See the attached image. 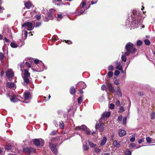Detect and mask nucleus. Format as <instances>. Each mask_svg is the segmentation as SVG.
<instances>
[{
	"instance_id": "obj_1",
	"label": "nucleus",
	"mask_w": 155,
	"mask_h": 155,
	"mask_svg": "<svg viewBox=\"0 0 155 155\" xmlns=\"http://www.w3.org/2000/svg\"><path fill=\"white\" fill-rule=\"evenodd\" d=\"M134 45L130 42L127 43L126 46L125 48L127 51L124 53L125 55L127 56L131 53L132 54H135L136 49L134 47Z\"/></svg>"
},
{
	"instance_id": "obj_2",
	"label": "nucleus",
	"mask_w": 155,
	"mask_h": 155,
	"mask_svg": "<svg viewBox=\"0 0 155 155\" xmlns=\"http://www.w3.org/2000/svg\"><path fill=\"white\" fill-rule=\"evenodd\" d=\"M30 76V74L29 73L27 69L24 70V75L22 76L24 82H22L23 84L26 85L28 84L29 82L28 77Z\"/></svg>"
},
{
	"instance_id": "obj_3",
	"label": "nucleus",
	"mask_w": 155,
	"mask_h": 155,
	"mask_svg": "<svg viewBox=\"0 0 155 155\" xmlns=\"http://www.w3.org/2000/svg\"><path fill=\"white\" fill-rule=\"evenodd\" d=\"M87 3L85 1L83 0L80 5V7L81 8V10L79 12V15L82 14L86 9L89 8L90 5L87 6Z\"/></svg>"
},
{
	"instance_id": "obj_4",
	"label": "nucleus",
	"mask_w": 155,
	"mask_h": 155,
	"mask_svg": "<svg viewBox=\"0 0 155 155\" xmlns=\"http://www.w3.org/2000/svg\"><path fill=\"white\" fill-rule=\"evenodd\" d=\"M75 129L78 130H83L85 131L86 133L88 135L90 134V130L88 128L87 129L86 126L84 125L76 127Z\"/></svg>"
},
{
	"instance_id": "obj_5",
	"label": "nucleus",
	"mask_w": 155,
	"mask_h": 155,
	"mask_svg": "<svg viewBox=\"0 0 155 155\" xmlns=\"http://www.w3.org/2000/svg\"><path fill=\"white\" fill-rule=\"evenodd\" d=\"M22 27H27V28H25L28 31H31L34 28L32 23L30 22L25 23L24 24H23Z\"/></svg>"
},
{
	"instance_id": "obj_6",
	"label": "nucleus",
	"mask_w": 155,
	"mask_h": 155,
	"mask_svg": "<svg viewBox=\"0 0 155 155\" xmlns=\"http://www.w3.org/2000/svg\"><path fill=\"white\" fill-rule=\"evenodd\" d=\"M33 141L34 144L36 146H39L40 145L43 146L44 144V140L41 138L35 139Z\"/></svg>"
},
{
	"instance_id": "obj_7",
	"label": "nucleus",
	"mask_w": 155,
	"mask_h": 155,
	"mask_svg": "<svg viewBox=\"0 0 155 155\" xmlns=\"http://www.w3.org/2000/svg\"><path fill=\"white\" fill-rule=\"evenodd\" d=\"M50 147L51 150L55 154L57 153V150L55 144H54L50 143H49Z\"/></svg>"
},
{
	"instance_id": "obj_8",
	"label": "nucleus",
	"mask_w": 155,
	"mask_h": 155,
	"mask_svg": "<svg viewBox=\"0 0 155 155\" xmlns=\"http://www.w3.org/2000/svg\"><path fill=\"white\" fill-rule=\"evenodd\" d=\"M6 75L9 79L13 77L14 74L12 70L10 69L8 70L6 72Z\"/></svg>"
},
{
	"instance_id": "obj_9",
	"label": "nucleus",
	"mask_w": 155,
	"mask_h": 155,
	"mask_svg": "<svg viewBox=\"0 0 155 155\" xmlns=\"http://www.w3.org/2000/svg\"><path fill=\"white\" fill-rule=\"evenodd\" d=\"M35 150L32 147H27L23 149V151L24 153L28 152L29 153H33L35 152Z\"/></svg>"
},
{
	"instance_id": "obj_10",
	"label": "nucleus",
	"mask_w": 155,
	"mask_h": 155,
	"mask_svg": "<svg viewBox=\"0 0 155 155\" xmlns=\"http://www.w3.org/2000/svg\"><path fill=\"white\" fill-rule=\"evenodd\" d=\"M55 12V10L54 8H51L49 10L48 13V15L50 20H52L53 19V16L54 15V13Z\"/></svg>"
},
{
	"instance_id": "obj_11",
	"label": "nucleus",
	"mask_w": 155,
	"mask_h": 155,
	"mask_svg": "<svg viewBox=\"0 0 155 155\" xmlns=\"http://www.w3.org/2000/svg\"><path fill=\"white\" fill-rule=\"evenodd\" d=\"M6 85L8 88H12L13 89H15L16 88V86L14 83L11 82H7Z\"/></svg>"
},
{
	"instance_id": "obj_12",
	"label": "nucleus",
	"mask_w": 155,
	"mask_h": 155,
	"mask_svg": "<svg viewBox=\"0 0 155 155\" xmlns=\"http://www.w3.org/2000/svg\"><path fill=\"white\" fill-rule=\"evenodd\" d=\"M25 100H29L31 98V95L30 93L29 92H25L24 94Z\"/></svg>"
},
{
	"instance_id": "obj_13",
	"label": "nucleus",
	"mask_w": 155,
	"mask_h": 155,
	"mask_svg": "<svg viewBox=\"0 0 155 155\" xmlns=\"http://www.w3.org/2000/svg\"><path fill=\"white\" fill-rule=\"evenodd\" d=\"M116 68L119 70L122 71V72L123 73V68L121 65L120 63V62H117L116 63Z\"/></svg>"
},
{
	"instance_id": "obj_14",
	"label": "nucleus",
	"mask_w": 155,
	"mask_h": 155,
	"mask_svg": "<svg viewBox=\"0 0 155 155\" xmlns=\"http://www.w3.org/2000/svg\"><path fill=\"white\" fill-rule=\"evenodd\" d=\"M107 87L108 88L109 90L112 93H114L115 91L114 87L112 86L111 84L110 83H109L107 84Z\"/></svg>"
},
{
	"instance_id": "obj_15",
	"label": "nucleus",
	"mask_w": 155,
	"mask_h": 155,
	"mask_svg": "<svg viewBox=\"0 0 155 155\" xmlns=\"http://www.w3.org/2000/svg\"><path fill=\"white\" fill-rule=\"evenodd\" d=\"M126 133V132L123 129H120L119 131V134L120 137H122L125 135Z\"/></svg>"
},
{
	"instance_id": "obj_16",
	"label": "nucleus",
	"mask_w": 155,
	"mask_h": 155,
	"mask_svg": "<svg viewBox=\"0 0 155 155\" xmlns=\"http://www.w3.org/2000/svg\"><path fill=\"white\" fill-rule=\"evenodd\" d=\"M107 137H104L103 139L101 141L100 145L101 146H103L105 145L107 142Z\"/></svg>"
},
{
	"instance_id": "obj_17",
	"label": "nucleus",
	"mask_w": 155,
	"mask_h": 155,
	"mask_svg": "<svg viewBox=\"0 0 155 155\" xmlns=\"http://www.w3.org/2000/svg\"><path fill=\"white\" fill-rule=\"evenodd\" d=\"M34 63L36 64H39L42 67V68H43L44 64L42 62L38 59H36L34 61Z\"/></svg>"
},
{
	"instance_id": "obj_18",
	"label": "nucleus",
	"mask_w": 155,
	"mask_h": 155,
	"mask_svg": "<svg viewBox=\"0 0 155 155\" xmlns=\"http://www.w3.org/2000/svg\"><path fill=\"white\" fill-rule=\"evenodd\" d=\"M113 145L115 147L117 148L119 147L120 145V143L118 142L116 140H115L114 141Z\"/></svg>"
},
{
	"instance_id": "obj_19",
	"label": "nucleus",
	"mask_w": 155,
	"mask_h": 155,
	"mask_svg": "<svg viewBox=\"0 0 155 155\" xmlns=\"http://www.w3.org/2000/svg\"><path fill=\"white\" fill-rule=\"evenodd\" d=\"M110 115V113L109 112H105L102 114V117L103 118H107L109 117Z\"/></svg>"
},
{
	"instance_id": "obj_20",
	"label": "nucleus",
	"mask_w": 155,
	"mask_h": 155,
	"mask_svg": "<svg viewBox=\"0 0 155 155\" xmlns=\"http://www.w3.org/2000/svg\"><path fill=\"white\" fill-rule=\"evenodd\" d=\"M140 24L138 22V21L136 20L134 21L132 23V25L135 28H137Z\"/></svg>"
},
{
	"instance_id": "obj_21",
	"label": "nucleus",
	"mask_w": 155,
	"mask_h": 155,
	"mask_svg": "<svg viewBox=\"0 0 155 155\" xmlns=\"http://www.w3.org/2000/svg\"><path fill=\"white\" fill-rule=\"evenodd\" d=\"M25 6L28 9L32 7L31 3L29 2H27L25 3Z\"/></svg>"
},
{
	"instance_id": "obj_22",
	"label": "nucleus",
	"mask_w": 155,
	"mask_h": 155,
	"mask_svg": "<svg viewBox=\"0 0 155 155\" xmlns=\"http://www.w3.org/2000/svg\"><path fill=\"white\" fill-rule=\"evenodd\" d=\"M10 99L11 101L13 102H17L18 101V99L14 95H13L12 98H10Z\"/></svg>"
},
{
	"instance_id": "obj_23",
	"label": "nucleus",
	"mask_w": 155,
	"mask_h": 155,
	"mask_svg": "<svg viewBox=\"0 0 155 155\" xmlns=\"http://www.w3.org/2000/svg\"><path fill=\"white\" fill-rule=\"evenodd\" d=\"M87 142L89 143V146L91 147H94L96 146V144H94L89 140H88Z\"/></svg>"
},
{
	"instance_id": "obj_24",
	"label": "nucleus",
	"mask_w": 155,
	"mask_h": 155,
	"mask_svg": "<svg viewBox=\"0 0 155 155\" xmlns=\"http://www.w3.org/2000/svg\"><path fill=\"white\" fill-rule=\"evenodd\" d=\"M82 85V88H83V89H84L86 87V85H85V83L84 82H80L78 84H77V85Z\"/></svg>"
},
{
	"instance_id": "obj_25",
	"label": "nucleus",
	"mask_w": 155,
	"mask_h": 155,
	"mask_svg": "<svg viewBox=\"0 0 155 155\" xmlns=\"http://www.w3.org/2000/svg\"><path fill=\"white\" fill-rule=\"evenodd\" d=\"M75 89L73 87H71L70 88V92L71 94H74L75 93Z\"/></svg>"
},
{
	"instance_id": "obj_26",
	"label": "nucleus",
	"mask_w": 155,
	"mask_h": 155,
	"mask_svg": "<svg viewBox=\"0 0 155 155\" xmlns=\"http://www.w3.org/2000/svg\"><path fill=\"white\" fill-rule=\"evenodd\" d=\"M10 45L12 48H17L18 45L14 42H12L10 44Z\"/></svg>"
},
{
	"instance_id": "obj_27",
	"label": "nucleus",
	"mask_w": 155,
	"mask_h": 155,
	"mask_svg": "<svg viewBox=\"0 0 155 155\" xmlns=\"http://www.w3.org/2000/svg\"><path fill=\"white\" fill-rule=\"evenodd\" d=\"M117 91V93L118 95L120 97H122V94L120 88H118Z\"/></svg>"
},
{
	"instance_id": "obj_28",
	"label": "nucleus",
	"mask_w": 155,
	"mask_h": 155,
	"mask_svg": "<svg viewBox=\"0 0 155 155\" xmlns=\"http://www.w3.org/2000/svg\"><path fill=\"white\" fill-rule=\"evenodd\" d=\"M131 152L129 149H127L125 152V155H131Z\"/></svg>"
},
{
	"instance_id": "obj_29",
	"label": "nucleus",
	"mask_w": 155,
	"mask_h": 155,
	"mask_svg": "<svg viewBox=\"0 0 155 155\" xmlns=\"http://www.w3.org/2000/svg\"><path fill=\"white\" fill-rule=\"evenodd\" d=\"M135 140V135L134 134L132 135V137L130 139V140L131 142H133Z\"/></svg>"
},
{
	"instance_id": "obj_30",
	"label": "nucleus",
	"mask_w": 155,
	"mask_h": 155,
	"mask_svg": "<svg viewBox=\"0 0 155 155\" xmlns=\"http://www.w3.org/2000/svg\"><path fill=\"white\" fill-rule=\"evenodd\" d=\"M121 59L124 62H126L127 60V58L125 55H123L121 57Z\"/></svg>"
},
{
	"instance_id": "obj_31",
	"label": "nucleus",
	"mask_w": 155,
	"mask_h": 155,
	"mask_svg": "<svg viewBox=\"0 0 155 155\" xmlns=\"http://www.w3.org/2000/svg\"><path fill=\"white\" fill-rule=\"evenodd\" d=\"M144 42L145 45H149L150 44V42L148 39H145L144 41Z\"/></svg>"
},
{
	"instance_id": "obj_32",
	"label": "nucleus",
	"mask_w": 155,
	"mask_h": 155,
	"mask_svg": "<svg viewBox=\"0 0 155 155\" xmlns=\"http://www.w3.org/2000/svg\"><path fill=\"white\" fill-rule=\"evenodd\" d=\"M83 148L84 150H87L89 149V147L86 145H83Z\"/></svg>"
},
{
	"instance_id": "obj_33",
	"label": "nucleus",
	"mask_w": 155,
	"mask_h": 155,
	"mask_svg": "<svg viewBox=\"0 0 155 155\" xmlns=\"http://www.w3.org/2000/svg\"><path fill=\"white\" fill-rule=\"evenodd\" d=\"M83 101V98L82 97H79L78 99V103L79 104H81Z\"/></svg>"
},
{
	"instance_id": "obj_34",
	"label": "nucleus",
	"mask_w": 155,
	"mask_h": 155,
	"mask_svg": "<svg viewBox=\"0 0 155 155\" xmlns=\"http://www.w3.org/2000/svg\"><path fill=\"white\" fill-rule=\"evenodd\" d=\"M4 57V54L0 52V60H3Z\"/></svg>"
},
{
	"instance_id": "obj_35",
	"label": "nucleus",
	"mask_w": 155,
	"mask_h": 155,
	"mask_svg": "<svg viewBox=\"0 0 155 155\" xmlns=\"http://www.w3.org/2000/svg\"><path fill=\"white\" fill-rule=\"evenodd\" d=\"M113 75V72L112 71H109L108 73V75L110 78Z\"/></svg>"
},
{
	"instance_id": "obj_36",
	"label": "nucleus",
	"mask_w": 155,
	"mask_h": 155,
	"mask_svg": "<svg viewBox=\"0 0 155 155\" xmlns=\"http://www.w3.org/2000/svg\"><path fill=\"white\" fill-rule=\"evenodd\" d=\"M59 126L61 128L63 129L64 128V124L62 122H60Z\"/></svg>"
},
{
	"instance_id": "obj_37",
	"label": "nucleus",
	"mask_w": 155,
	"mask_h": 155,
	"mask_svg": "<svg viewBox=\"0 0 155 155\" xmlns=\"http://www.w3.org/2000/svg\"><path fill=\"white\" fill-rule=\"evenodd\" d=\"M114 66L112 65H110L108 67V70L109 71H113L114 70Z\"/></svg>"
},
{
	"instance_id": "obj_38",
	"label": "nucleus",
	"mask_w": 155,
	"mask_h": 155,
	"mask_svg": "<svg viewBox=\"0 0 155 155\" xmlns=\"http://www.w3.org/2000/svg\"><path fill=\"white\" fill-rule=\"evenodd\" d=\"M142 43L141 41L138 40L137 42V45L138 46H140L142 45Z\"/></svg>"
},
{
	"instance_id": "obj_39",
	"label": "nucleus",
	"mask_w": 155,
	"mask_h": 155,
	"mask_svg": "<svg viewBox=\"0 0 155 155\" xmlns=\"http://www.w3.org/2000/svg\"><path fill=\"white\" fill-rule=\"evenodd\" d=\"M63 17V16L61 14H58L57 16V20L59 21Z\"/></svg>"
},
{
	"instance_id": "obj_40",
	"label": "nucleus",
	"mask_w": 155,
	"mask_h": 155,
	"mask_svg": "<svg viewBox=\"0 0 155 155\" xmlns=\"http://www.w3.org/2000/svg\"><path fill=\"white\" fill-rule=\"evenodd\" d=\"M151 119H154L155 116V113L154 112H152L151 114Z\"/></svg>"
},
{
	"instance_id": "obj_41",
	"label": "nucleus",
	"mask_w": 155,
	"mask_h": 155,
	"mask_svg": "<svg viewBox=\"0 0 155 155\" xmlns=\"http://www.w3.org/2000/svg\"><path fill=\"white\" fill-rule=\"evenodd\" d=\"M109 108L113 109L114 108V105L113 104H110L109 105Z\"/></svg>"
},
{
	"instance_id": "obj_42",
	"label": "nucleus",
	"mask_w": 155,
	"mask_h": 155,
	"mask_svg": "<svg viewBox=\"0 0 155 155\" xmlns=\"http://www.w3.org/2000/svg\"><path fill=\"white\" fill-rule=\"evenodd\" d=\"M129 146L130 147L133 148L136 146V144L134 143H130Z\"/></svg>"
},
{
	"instance_id": "obj_43",
	"label": "nucleus",
	"mask_w": 155,
	"mask_h": 155,
	"mask_svg": "<svg viewBox=\"0 0 155 155\" xmlns=\"http://www.w3.org/2000/svg\"><path fill=\"white\" fill-rule=\"evenodd\" d=\"M41 22H37L36 23V25L35 27H39L41 25Z\"/></svg>"
},
{
	"instance_id": "obj_44",
	"label": "nucleus",
	"mask_w": 155,
	"mask_h": 155,
	"mask_svg": "<svg viewBox=\"0 0 155 155\" xmlns=\"http://www.w3.org/2000/svg\"><path fill=\"white\" fill-rule=\"evenodd\" d=\"M146 141L148 143H150L151 142V139L149 137H147L146 138Z\"/></svg>"
},
{
	"instance_id": "obj_45",
	"label": "nucleus",
	"mask_w": 155,
	"mask_h": 155,
	"mask_svg": "<svg viewBox=\"0 0 155 155\" xmlns=\"http://www.w3.org/2000/svg\"><path fill=\"white\" fill-rule=\"evenodd\" d=\"M101 89L102 91H105L106 90V87L104 85H103L101 87Z\"/></svg>"
},
{
	"instance_id": "obj_46",
	"label": "nucleus",
	"mask_w": 155,
	"mask_h": 155,
	"mask_svg": "<svg viewBox=\"0 0 155 155\" xmlns=\"http://www.w3.org/2000/svg\"><path fill=\"white\" fill-rule=\"evenodd\" d=\"M120 72L118 70H116L114 72V75L115 76H118L120 74Z\"/></svg>"
},
{
	"instance_id": "obj_47",
	"label": "nucleus",
	"mask_w": 155,
	"mask_h": 155,
	"mask_svg": "<svg viewBox=\"0 0 155 155\" xmlns=\"http://www.w3.org/2000/svg\"><path fill=\"white\" fill-rule=\"evenodd\" d=\"M101 150L97 148H95L94 149V151L96 153H99Z\"/></svg>"
},
{
	"instance_id": "obj_48",
	"label": "nucleus",
	"mask_w": 155,
	"mask_h": 155,
	"mask_svg": "<svg viewBox=\"0 0 155 155\" xmlns=\"http://www.w3.org/2000/svg\"><path fill=\"white\" fill-rule=\"evenodd\" d=\"M57 132V130H54L52 131V132H51L50 134L51 135H54L56 134Z\"/></svg>"
},
{
	"instance_id": "obj_49",
	"label": "nucleus",
	"mask_w": 155,
	"mask_h": 155,
	"mask_svg": "<svg viewBox=\"0 0 155 155\" xmlns=\"http://www.w3.org/2000/svg\"><path fill=\"white\" fill-rule=\"evenodd\" d=\"M122 115H119L118 118V121H121L122 118Z\"/></svg>"
},
{
	"instance_id": "obj_50",
	"label": "nucleus",
	"mask_w": 155,
	"mask_h": 155,
	"mask_svg": "<svg viewBox=\"0 0 155 155\" xmlns=\"http://www.w3.org/2000/svg\"><path fill=\"white\" fill-rule=\"evenodd\" d=\"M35 17L37 19V20H39L40 19L41 16L40 15H36L35 16Z\"/></svg>"
},
{
	"instance_id": "obj_51",
	"label": "nucleus",
	"mask_w": 155,
	"mask_h": 155,
	"mask_svg": "<svg viewBox=\"0 0 155 155\" xmlns=\"http://www.w3.org/2000/svg\"><path fill=\"white\" fill-rule=\"evenodd\" d=\"M144 141V138L139 139L138 140V142L139 144L141 143L142 142H143Z\"/></svg>"
},
{
	"instance_id": "obj_52",
	"label": "nucleus",
	"mask_w": 155,
	"mask_h": 155,
	"mask_svg": "<svg viewBox=\"0 0 155 155\" xmlns=\"http://www.w3.org/2000/svg\"><path fill=\"white\" fill-rule=\"evenodd\" d=\"M97 0H91V3L92 5L96 3L97 2Z\"/></svg>"
},
{
	"instance_id": "obj_53",
	"label": "nucleus",
	"mask_w": 155,
	"mask_h": 155,
	"mask_svg": "<svg viewBox=\"0 0 155 155\" xmlns=\"http://www.w3.org/2000/svg\"><path fill=\"white\" fill-rule=\"evenodd\" d=\"M52 2L54 3H56L57 2H61V0H52Z\"/></svg>"
},
{
	"instance_id": "obj_54",
	"label": "nucleus",
	"mask_w": 155,
	"mask_h": 155,
	"mask_svg": "<svg viewBox=\"0 0 155 155\" xmlns=\"http://www.w3.org/2000/svg\"><path fill=\"white\" fill-rule=\"evenodd\" d=\"M127 118L126 117H124L123 119V123L124 124H126Z\"/></svg>"
},
{
	"instance_id": "obj_55",
	"label": "nucleus",
	"mask_w": 155,
	"mask_h": 155,
	"mask_svg": "<svg viewBox=\"0 0 155 155\" xmlns=\"http://www.w3.org/2000/svg\"><path fill=\"white\" fill-rule=\"evenodd\" d=\"M50 19L48 17V18L45 17L44 18V20L45 21H48Z\"/></svg>"
},
{
	"instance_id": "obj_56",
	"label": "nucleus",
	"mask_w": 155,
	"mask_h": 155,
	"mask_svg": "<svg viewBox=\"0 0 155 155\" xmlns=\"http://www.w3.org/2000/svg\"><path fill=\"white\" fill-rule=\"evenodd\" d=\"M116 104L117 106H120V102L119 100H117L116 102Z\"/></svg>"
},
{
	"instance_id": "obj_57",
	"label": "nucleus",
	"mask_w": 155,
	"mask_h": 155,
	"mask_svg": "<svg viewBox=\"0 0 155 155\" xmlns=\"http://www.w3.org/2000/svg\"><path fill=\"white\" fill-rule=\"evenodd\" d=\"M4 9L3 8V7L0 6V13H2L3 10Z\"/></svg>"
},
{
	"instance_id": "obj_58",
	"label": "nucleus",
	"mask_w": 155,
	"mask_h": 155,
	"mask_svg": "<svg viewBox=\"0 0 155 155\" xmlns=\"http://www.w3.org/2000/svg\"><path fill=\"white\" fill-rule=\"evenodd\" d=\"M26 65L28 66V67L29 68H30L31 67V66L30 65V64L29 63H28V62H26L25 63Z\"/></svg>"
},
{
	"instance_id": "obj_59",
	"label": "nucleus",
	"mask_w": 155,
	"mask_h": 155,
	"mask_svg": "<svg viewBox=\"0 0 155 155\" xmlns=\"http://www.w3.org/2000/svg\"><path fill=\"white\" fill-rule=\"evenodd\" d=\"M120 112H122L124 110V108L123 107L121 106L120 108Z\"/></svg>"
},
{
	"instance_id": "obj_60",
	"label": "nucleus",
	"mask_w": 155,
	"mask_h": 155,
	"mask_svg": "<svg viewBox=\"0 0 155 155\" xmlns=\"http://www.w3.org/2000/svg\"><path fill=\"white\" fill-rule=\"evenodd\" d=\"M24 34L25 38H26L28 35V32L26 31H25Z\"/></svg>"
},
{
	"instance_id": "obj_61",
	"label": "nucleus",
	"mask_w": 155,
	"mask_h": 155,
	"mask_svg": "<svg viewBox=\"0 0 155 155\" xmlns=\"http://www.w3.org/2000/svg\"><path fill=\"white\" fill-rule=\"evenodd\" d=\"M65 42L66 43H68V44H72V43L71 41L70 40H67V41L65 40Z\"/></svg>"
},
{
	"instance_id": "obj_62",
	"label": "nucleus",
	"mask_w": 155,
	"mask_h": 155,
	"mask_svg": "<svg viewBox=\"0 0 155 155\" xmlns=\"http://www.w3.org/2000/svg\"><path fill=\"white\" fill-rule=\"evenodd\" d=\"M12 148V146H8V145H7L6 147V149L8 150H10Z\"/></svg>"
},
{
	"instance_id": "obj_63",
	"label": "nucleus",
	"mask_w": 155,
	"mask_h": 155,
	"mask_svg": "<svg viewBox=\"0 0 155 155\" xmlns=\"http://www.w3.org/2000/svg\"><path fill=\"white\" fill-rule=\"evenodd\" d=\"M4 41L6 42H9V41L8 39H7V38L6 37L4 38Z\"/></svg>"
},
{
	"instance_id": "obj_64",
	"label": "nucleus",
	"mask_w": 155,
	"mask_h": 155,
	"mask_svg": "<svg viewBox=\"0 0 155 155\" xmlns=\"http://www.w3.org/2000/svg\"><path fill=\"white\" fill-rule=\"evenodd\" d=\"M114 83L116 85H118L119 84V82L117 81H114Z\"/></svg>"
}]
</instances>
